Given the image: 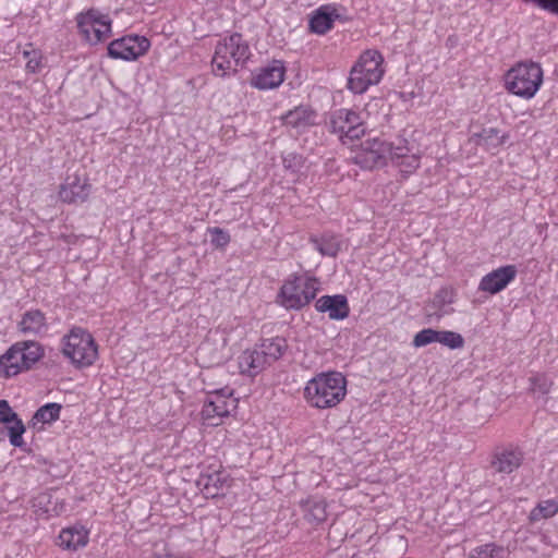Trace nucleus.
Segmentation results:
<instances>
[{"label": "nucleus", "instance_id": "nucleus-36", "mask_svg": "<svg viewBox=\"0 0 558 558\" xmlns=\"http://www.w3.org/2000/svg\"><path fill=\"white\" fill-rule=\"evenodd\" d=\"M438 333L439 330H435L432 328L422 329L414 336L412 344L415 348H422L433 342H438Z\"/></svg>", "mask_w": 558, "mask_h": 558}, {"label": "nucleus", "instance_id": "nucleus-18", "mask_svg": "<svg viewBox=\"0 0 558 558\" xmlns=\"http://www.w3.org/2000/svg\"><path fill=\"white\" fill-rule=\"evenodd\" d=\"M315 310L327 313L331 320H343L350 314V306L345 295H323L315 302Z\"/></svg>", "mask_w": 558, "mask_h": 558}, {"label": "nucleus", "instance_id": "nucleus-21", "mask_svg": "<svg viewBox=\"0 0 558 558\" xmlns=\"http://www.w3.org/2000/svg\"><path fill=\"white\" fill-rule=\"evenodd\" d=\"M198 486L208 497H216L225 493L230 487V478L225 472H214L202 474L198 478Z\"/></svg>", "mask_w": 558, "mask_h": 558}, {"label": "nucleus", "instance_id": "nucleus-24", "mask_svg": "<svg viewBox=\"0 0 558 558\" xmlns=\"http://www.w3.org/2000/svg\"><path fill=\"white\" fill-rule=\"evenodd\" d=\"M508 138V134L500 133L495 128L483 129L480 133L474 134L475 144L484 147L492 154L497 153Z\"/></svg>", "mask_w": 558, "mask_h": 558}, {"label": "nucleus", "instance_id": "nucleus-22", "mask_svg": "<svg viewBox=\"0 0 558 558\" xmlns=\"http://www.w3.org/2000/svg\"><path fill=\"white\" fill-rule=\"evenodd\" d=\"M19 330L24 335L37 336L48 329L45 314L39 310L26 311L17 324Z\"/></svg>", "mask_w": 558, "mask_h": 558}, {"label": "nucleus", "instance_id": "nucleus-28", "mask_svg": "<svg viewBox=\"0 0 558 558\" xmlns=\"http://www.w3.org/2000/svg\"><path fill=\"white\" fill-rule=\"evenodd\" d=\"M311 242L323 256L336 257L340 251V243L333 235L313 238Z\"/></svg>", "mask_w": 558, "mask_h": 558}, {"label": "nucleus", "instance_id": "nucleus-35", "mask_svg": "<svg viewBox=\"0 0 558 558\" xmlns=\"http://www.w3.org/2000/svg\"><path fill=\"white\" fill-rule=\"evenodd\" d=\"M421 154L418 148L400 159L396 165L401 172L412 173L420 167Z\"/></svg>", "mask_w": 558, "mask_h": 558}, {"label": "nucleus", "instance_id": "nucleus-16", "mask_svg": "<svg viewBox=\"0 0 558 558\" xmlns=\"http://www.w3.org/2000/svg\"><path fill=\"white\" fill-rule=\"evenodd\" d=\"M524 460V453L518 447L498 448L492 456L490 466L499 474L508 475L518 470Z\"/></svg>", "mask_w": 558, "mask_h": 558}, {"label": "nucleus", "instance_id": "nucleus-30", "mask_svg": "<svg viewBox=\"0 0 558 558\" xmlns=\"http://www.w3.org/2000/svg\"><path fill=\"white\" fill-rule=\"evenodd\" d=\"M558 513V501L555 499H546L536 505L530 512V521L535 522L541 519H549Z\"/></svg>", "mask_w": 558, "mask_h": 558}, {"label": "nucleus", "instance_id": "nucleus-38", "mask_svg": "<svg viewBox=\"0 0 558 558\" xmlns=\"http://www.w3.org/2000/svg\"><path fill=\"white\" fill-rule=\"evenodd\" d=\"M282 165L286 170H290L292 172H299L303 165V158L301 155L295 153H289L282 158Z\"/></svg>", "mask_w": 558, "mask_h": 558}, {"label": "nucleus", "instance_id": "nucleus-29", "mask_svg": "<svg viewBox=\"0 0 558 558\" xmlns=\"http://www.w3.org/2000/svg\"><path fill=\"white\" fill-rule=\"evenodd\" d=\"M530 390L538 398L546 397L553 386V379L545 373H536L529 378Z\"/></svg>", "mask_w": 558, "mask_h": 558}, {"label": "nucleus", "instance_id": "nucleus-10", "mask_svg": "<svg viewBox=\"0 0 558 558\" xmlns=\"http://www.w3.org/2000/svg\"><path fill=\"white\" fill-rule=\"evenodd\" d=\"M327 130L347 145L365 134L364 121L354 110L340 108L332 111L326 123Z\"/></svg>", "mask_w": 558, "mask_h": 558}, {"label": "nucleus", "instance_id": "nucleus-17", "mask_svg": "<svg viewBox=\"0 0 558 558\" xmlns=\"http://www.w3.org/2000/svg\"><path fill=\"white\" fill-rule=\"evenodd\" d=\"M90 184L78 175H69L59 190V197L68 204L83 203L88 198Z\"/></svg>", "mask_w": 558, "mask_h": 558}, {"label": "nucleus", "instance_id": "nucleus-9", "mask_svg": "<svg viewBox=\"0 0 558 558\" xmlns=\"http://www.w3.org/2000/svg\"><path fill=\"white\" fill-rule=\"evenodd\" d=\"M82 37L90 45L107 40L112 34V20L99 9L90 8L75 16Z\"/></svg>", "mask_w": 558, "mask_h": 558}, {"label": "nucleus", "instance_id": "nucleus-2", "mask_svg": "<svg viewBox=\"0 0 558 558\" xmlns=\"http://www.w3.org/2000/svg\"><path fill=\"white\" fill-rule=\"evenodd\" d=\"M250 57V46L240 33L226 36L215 47L211 60L213 73L220 77L234 74L238 68L244 66Z\"/></svg>", "mask_w": 558, "mask_h": 558}, {"label": "nucleus", "instance_id": "nucleus-31", "mask_svg": "<svg viewBox=\"0 0 558 558\" xmlns=\"http://www.w3.org/2000/svg\"><path fill=\"white\" fill-rule=\"evenodd\" d=\"M61 409L62 407L59 403H46L35 412L34 418L44 424L56 422L60 417Z\"/></svg>", "mask_w": 558, "mask_h": 558}, {"label": "nucleus", "instance_id": "nucleus-13", "mask_svg": "<svg viewBox=\"0 0 558 558\" xmlns=\"http://www.w3.org/2000/svg\"><path fill=\"white\" fill-rule=\"evenodd\" d=\"M284 77V62L281 60H272L254 71L251 85L259 90L275 89L283 83Z\"/></svg>", "mask_w": 558, "mask_h": 558}, {"label": "nucleus", "instance_id": "nucleus-40", "mask_svg": "<svg viewBox=\"0 0 558 558\" xmlns=\"http://www.w3.org/2000/svg\"><path fill=\"white\" fill-rule=\"evenodd\" d=\"M325 8L329 9V10H327V13L330 15L332 25L336 21L347 22L349 20V17L345 14L344 9L339 8L335 4H327V5H325Z\"/></svg>", "mask_w": 558, "mask_h": 558}, {"label": "nucleus", "instance_id": "nucleus-3", "mask_svg": "<svg viewBox=\"0 0 558 558\" xmlns=\"http://www.w3.org/2000/svg\"><path fill=\"white\" fill-rule=\"evenodd\" d=\"M44 356L45 348L38 341H16L0 355V377L11 378L28 372Z\"/></svg>", "mask_w": 558, "mask_h": 558}, {"label": "nucleus", "instance_id": "nucleus-39", "mask_svg": "<svg viewBox=\"0 0 558 558\" xmlns=\"http://www.w3.org/2000/svg\"><path fill=\"white\" fill-rule=\"evenodd\" d=\"M17 414L13 411L7 400H0V423L9 424L15 420Z\"/></svg>", "mask_w": 558, "mask_h": 558}, {"label": "nucleus", "instance_id": "nucleus-19", "mask_svg": "<svg viewBox=\"0 0 558 558\" xmlns=\"http://www.w3.org/2000/svg\"><path fill=\"white\" fill-rule=\"evenodd\" d=\"M89 542V530L83 524L76 523L62 529L58 536V545L62 549L76 551L84 548Z\"/></svg>", "mask_w": 558, "mask_h": 558}, {"label": "nucleus", "instance_id": "nucleus-7", "mask_svg": "<svg viewBox=\"0 0 558 558\" xmlns=\"http://www.w3.org/2000/svg\"><path fill=\"white\" fill-rule=\"evenodd\" d=\"M505 82L511 94L531 99L543 84V69L531 60L518 62L507 72Z\"/></svg>", "mask_w": 558, "mask_h": 558}, {"label": "nucleus", "instance_id": "nucleus-32", "mask_svg": "<svg viewBox=\"0 0 558 558\" xmlns=\"http://www.w3.org/2000/svg\"><path fill=\"white\" fill-rule=\"evenodd\" d=\"M389 148L390 151L388 154V159H391L397 163L400 159L415 150L417 147L410 145L405 138L399 137L395 143L389 142Z\"/></svg>", "mask_w": 558, "mask_h": 558}, {"label": "nucleus", "instance_id": "nucleus-33", "mask_svg": "<svg viewBox=\"0 0 558 558\" xmlns=\"http://www.w3.org/2000/svg\"><path fill=\"white\" fill-rule=\"evenodd\" d=\"M8 426L10 444L14 447L22 448L25 445L23 434L25 433V425L23 421L16 416L11 421Z\"/></svg>", "mask_w": 558, "mask_h": 558}, {"label": "nucleus", "instance_id": "nucleus-5", "mask_svg": "<svg viewBox=\"0 0 558 558\" xmlns=\"http://www.w3.org/2000/svg\"><path fill=\"white\" fill-rule=\"evenodd\" d=\"M385 74L384 57L377 50H366L352 66L347 88L356 95H362L371 86L378 85Z\"/></svg>", "mask_w": 558, "mask_h": 558}, {"label": "nucleus", "instance_id": "nucleus-25", "mask_svg": "<svg viewBox=\"0 0 558 558\" xmlns=\"http://www.w3.org/2000/svg\"><path fill=\"white\" fill-rule=\"evenodd\" d=\"M305 519L313 524H319L327 518L326 502L318 498H307L301 504Z\"/></svg>", "mask_w": 558, "mask_h": 558}, {"label": "nucleus", "instance_id": "nucleus-14", "mask_svg": "<svg viewBox=\"0 0 558 558\" xmlns=\"http://www.w3.org/2000/svg\"><path fill=\"white\" fill-rule=\"evenodd\" d=\"M232 390L223 388L210 392L202 409V415L205 420L214 421L215 418H222L230 414L231 409L234 407V400L231 399Z\"/></svg>", "mask_w": 558, "mask_h": 558}, {"label": "nucleus", "instance_id": "nucleus-6", "mask_svg": "<svg viewBox=\"0 0 558 558\" xmlns=\"http://www.w3.org/2000/svg\"><path fill=\"white\" fill-rule=\"evenodd\" d=\"M288 348L282 337L264 339L252 350H245L239 357L242 374L256 376L267 366L279 360Z\"/></svg>", "mask_w": 558, "mask_h": 558}, {"label": "nucleus", "instance_id": "nucleus-37", "mask_svg": "<svg viewBox=\"0 0 558 558\" xmlns=\"http://www.w3.org/2000/svg\"><path fill=\"white\" fill-rule=\"evenodd\" d=\"M208 232L211 234V244L217 248H225L231 241L229 232L219 227L209 228Z\"/></svg>", "mask_w": 558, "mask_h": 558}, {"label": "nucleus", "instance_id": "nucleus-26", "mask_svg": "<svg viewBox=\"0 0 558 558\" xmlns=\"http://www.w3.org/2000/svg\"><path fill=\"white\" fill-rule=\"evenodd\" d=\"M327 10L329 9L322 5L313 12L308 22V27L312 33L324 35L333 27Z\"/></svg>", "mask_w": 558, "mask_h": 558}, {"label": "nucleus", "instance_id": "nucleus-12", "mask_svg": "<svg viewBox=\"0 0 558 558\" xmlns=\"http://www.w3.org/2000/svg\"><path fill=\"white\" fill-rule=\"evenodd\" d=\"M389 151V142L380 137H374L362 144V148L355 155L354 160L363 169H373L386 165Z\"/></svg>", "mask_w": 558, "mask_h": 558}, {"label": "nucleus", "instance_id": "nucleus-8", "mask_svg": "<svg viewBox=\"0 0 558 558\" xmlns=\"http://www.w3.org/2000/svg\"><path fill=\"white\" fill-rule=\"evenodd\" d=\"M62 353L76 368L89 367L98 357V345L87 330L73 327L62 338Z\"/></svg>", "mask_w": 558, "mask_h": 558}, {"label": "nucleus", "instance_id": "nucleus-1", "mask_svg": "<svg viewBox=\"0 0 558 558\" xmlns=\"http://www.w3.org/2000/svg\"><path fill=\"white\" fill-rule=\"evenodd\" d=\"M303 396L311 408L318 410L335 408L347 396V379L336 371L319 373L306 383Z\"/></svg>", "mask_w": 558, "mask_h": 558}, {"label": "nucleus", "instance_id": "nucleus-11", "mask_svg": "<svg viewBox=\"0 0 558 558\" xmlns=\"http://www.w3.org/2000/svg\"><path fill=\"white\" fill-rule=\"evenodd\" d=\"M150 48L147 37L141 35H125L112 40L107 47L108 57L114 60L135 61L144 56Z\"/></svg>", "mask_w": 558, "mask_h": 558}, {"label": "nucleus", "instance_id": "nucleus-41", "mask_svg": "<svg viewBox=\"0 0 558 558\" xmlns=\"http://www.w3.org/2000/svg\"><path fill=\"white\" fill-rule=\"evenodd\" d=\"M49 499H50L49 495L41 494L34 499L33 506L35 508H38V510H43L45 513H49V509L44 507L46 505V502H49Z\"/></svg>", "mask_w": 558, "mask_h": 558}, {"label": "nucleus", "instance_id": "nucleus-4", "mask_svg": "<svg viewBox=\"0 0 558 558\" xmlns=\"http://www.w3.org/2000/svg\"><path fill=\"white\" fill-rule=\"evenodd\" d=\"M319 289L317 278L292 274L283 281L276 302L287 311H301L315 300Z\"/></svg>", "mask_w": 558, "mask_h": 558}, {"label": "nucleus", "instance_id": "nucleus-42", "mask_svg": "<svg viewBox=\"0 0 558 558\" xmlns=\"http://www.w3.org/2000/svg\"><path fill=\"white\" fill-rule=\"evenodd\" d=\"M153 558H191L186 555H177L170 551L155 553Z\"/></svg>", "mask_w": 558, "mask_h": 558}, {"label": "nucleus", "instance_id": "nucleus-43", "mask_svg": "<svg viewBox=\"0 0 558 558\" xmlns=\"http://www.w3.org/2000/svg\"><path fill=\"white\" fill-rule=\"evenodd\" d=\"M40 68V60L32 58L26 63V69L33 73L37 72Z\"/></svg>", "mask_w": 558, "mask_h": 558}, {"label": "nucleus", "instance_id": "nucleus-23", "mask_svg": "<svg viewBox=\"0 0 558 558\" xmlns=\"http://www.w3.org/2000/svg\"><path fill=\"white\" fill-rule=\"evenodd\" d=\"M315 112L305 106L295 107L289 110L283 117V124L298 131H303L315 124Z\"/></svg>", "mask_w": 558, "mask_h": 558}, {"label": "nucleus", "instance_id": "nucleus-34", "mask_svg": "<svg viewBox=\"0 0 558 558\" xmlns=\"http://www.w3.org/2000/svg\"><path fill=\"white\" fill-rule=\"evenodd\" d=\"M438 342L451 350L461 349L464 345V338L461 333L451 330H439Z\"/></svg>", "mask_w": 558, "mask_h": 558}, {"label": "nucleus", "instance_id": "nucleus-20", "mask_svg": "<svg viewBox=\"0 0 558 558\" xmlns=\"http://www.w3.org/2000/svg\"><path fill=\"white\" fill-rule=\"evenodd\" d=\"M454 301V293L451 289L441 288L426 306V314L430 318H440L453 313L451 304Z\"/></svg>", "mask_w": 558, "mask_h": 558}, {"label": "nucleus", "instance_id": "nucleus-27", "mask_svg": "<svg viewBox=\"0 0 558 558\" xmlns=\"http://www.w3.org/2000/svg\"><path fill=\"white\" fill-rule=\"evenodd\" d=\"M509 551L502 545H498L496 543H487L480 546L474 547L470 554L469 558H508Z\"/></svg>", "mask_w": 558, "mask_h": 558}, {"label": "nucleus", "instance_id": "nucleus-15", "mask_svg": "<svg viewBox=\"0 0 558 558\" xmlns=\"http://www.w3.org/2000/svg\"><path fill=\"white\" fill-rule=\"evenodd\" d=\"M518 275L515 265H505L492 270L482 277L478 283V290L490 295L505 290Z\"/></svg>", "mask_w": 558, "mask_h": 558}]
</instances>
